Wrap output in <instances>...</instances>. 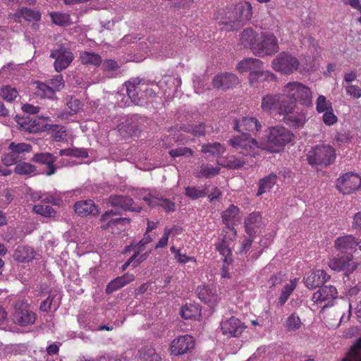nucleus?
<instances>
[{"instance_id": "obj_46", "label": "nucleus", "mask_w": 361, "mask_h": 361, "mask_svg": "<svg viewBox=\"0 0 361 361\" xmlns=\"http://www.w3.org/2000/svg\"><path fill=\"white\" fill-rule=\"evenodd\" d=\"M343 361H361V337L351 347Z\"/></svg>"}, {"instance_id": "obj_8", "label": "nucleus", "mask_w": 361, "mask_h": 361, "mask_svg": "<svg viewBox=\"0 0 361 361\" xmlns=\"http://www.w3.org/2000/svg\"><path fill=\"white\" fill-rule=\"evenodd\" d=\"M252 17V6L249 1H241L235 4L228 16V21L224 24H231L232 27H241L250 21Z\"/></svg>"}, {"instance_id": "obj_11", "label": "nucleus", "mask_w": 361, "mask_h": 361, "mask_svg": "<svg viewBox=\"0 0 361 361\" xmlns=\"http://www.w3.org/2000/svg\"><path fill=\"white\" fill-rule=\"evenodd\" d=\"M36 314L30 310L26 301L18 300L14 305L12 321L20 326H27L35 324Z\"/></svg>"}, {"instance_id": "obj_23", "label": "nucleus", "mask_w": 361, "mask_h": 361, "mask_svg": "<svg viewBox=\"0 0 361 361\" xmlns=\"http://www.w3.org/2000/svg\"><path fill=\"white\" fill-rule=\"evenodd\" d=\"M107 203L116 209L124 211H137L139 209L135 206L133 200L131 197L122 195H111L108 198Z\"/></svg>"}, {"instance_id": "obj_20", "label": "nucleus", "mask_w": 361, "mask_h": 361, "mask_svg": "<svg viewBox=\"0 0 361 361\" xmlns=\"http://www.w3.org/2000/svg\"><path fill=\"white\" fill-rule=\"evenodd\" d=\"M353 259V255L348 254V255H339L333 257L329 262V267L334 271H341L347 270L353 271L355 269V266L350 264Z\"/></svg>"}, {"instance_id": "obj_38", "label": "nucleus", "mask_w": 361, "mask_h": 361, "mask_svg": "<svg viewBox=\"0 0 361 361\" xmlns=\"http://www.w3.org/2000/svg\"><path fill=\"white\" fill-rule=\"evenodd\" d=\"M144 200L150 207H154L157 205L161 207L166 212L175 210V204L168 199H158L149 195V197H144Z\"/></svg>"}, {"instance_id": "obj_41", "label": "nucleus", "mask_w": 361, "mask_h": 361, "mask_svg": "<svg viewBox=\"0 0 361 361\" xmlns=\"http://www.w3.org/2000/svg\"><path fill=\"white\" fill-rule=\"evenodd\" d=\"M226 151V148L219 142L204 144L201 152L204 154H209L212 156L220 157Z\"/></svg>"}, {"instance_id": "obj_24", "label": "nucleus", "mask_w": 361, "mask_h": 361, "mask_svg": "<svg viewBox=\"0 0 361 361\" xmlns=\"http://www.w3.org/2000/svg\"><path fill=\"white\" fill-rule=\"evenodd\" d=\"M238 83V77L233 73H224L218 74L213 78L212 84L214 88L227 90Z\"/></svg>"}, {"instance_id": "obj_45", "label": "nucleus", "mask_w": 361, "mask_h": 361, "mask_svg": "<svg viewBox=\"0 0 361 361\" xmlns=\"http://www.w3.org/2000/svg\"><path fill=\"white\" fill-rule=\"evenodd\" d=\"M49 131L51 134L54 140L56 142H61L66 139V129L63 126L51 125Z\"/></svg>"}, {"instance_id": "obj_58", "label": "nucleus", "mask_w": 361, "mask_h": 361, "mask_svg": "<svg viewBox=\"0 0 361 361\" xmlns=\"http://www.w3.org/2000/svg\"><path fill=\"white\" fill-rule=\"evenodd\" d=\"M247 163L245 158H236L235 157H231L228 160L227 167L233 169L242 168Z\"/></svg>"}, {"instance_id": "obj_36", "label": "nucleus", "mask_w": 361, "mask_h": 361, "mask_svg": "<svg viewBox=\"0 0 361 361\" xmlns=\"http://www.w3.org/2000/svg\"><path fill=\"white\" fill-rule=\"evenodd\" d=\"M142 79L136 78H131L126 82V92L128 96L131 99L132 102H133L135 104H137L140 102L137 89L139 85L142 83Z\"/></svg>"}, {"instance_id": "obj_31", "label": "nucleus", "mask_w": 361, "mask_h": 361, "mask_svg": "<svg viewBox=\"0 0 361 361\" xmlns=\"http://www.w3.org/2000/svg\"><path fill=\"white\" fill-rule=\"evenodd\" d=\"M135 280V276L133 274L126 273L121 276H118L112 280L106 286V291L108 294L121 288L128 283Z\"/></svg>"}, {"instance_id": "obj_47", "label": "nucleus", "mask_w": 361, "mask_h": 361, "mask_svg": "<svg viewBox=\"0 0 361 361\" xmlns=\"http://www.w3.org/2000/svg\"><path fill=\"white\" fill-rule=\"evenodd\" d=\"M16 164L14 171L18 175H31L36 171V167L27 162L18 161Z\"/></svg>"}, {"instance_id": "obj_35", "label": "nucleus", "mask_w": 361, "mask_h": 361, "mask_svg": "<svg viewBox=\"0 0 361 361\" xmlns=\"http://www.w3.org/2000/svg\"><path fill=\"white\" fill-rule=\"evenodd\" d=\"M35 253L29 246H18L14 251L13 258L18 262H29L35 258Z\"/></svg>"}, {"instance_id": "obj_57", "label": "nucleus", "mask_w": 361, "mask_h": 361, "mask_svg": "<svg viewBox=\"0 0 361 361\" xmlns=\"http://www.w3.org/2000/svg\"><path fill=\"white\" fill-rule=\"evenodd\" d=\"M38 200L44 203H51L59 206L61 202V199L51 193H44L37 197Z\"/></svg>"}, {"instance_id": "obj_26", "label": "nucleus", "mask_w": 361, "mask_h": 361, "mask_svg": "<svg viewBox=\"0 0 361 361\" xmlns=\"http://www.w3.org/2000/svg\"><path fill=\"white\" fill-rule=\"evenodd\" d=\"M57 157L49 152L36 153L33 155L32 161L40 164L47 166L45 173L47 176H51L56 172L54 163L56 161Z\"/></svg>"}, {"instance_id": "obj_1", "label": "nucleus", "mask_w": 361, "mask_h": 361, "mask_svg": "<svg viewBox=\"0 0 361 361\" xmlns=\"http://www.w3.org/2000/svg\"><path fill=\"white\" fill-rule=\"evenodd\" d=\"M265 136L266 138L260 142V147L271 153L282 151L295 138L291 130L281 125L268 128L265 130Z\"/></svg>"}, {"instance_id": "obj_39", "label": "nucleus", "mask_w": 361, "mask_h": 361, "mask_svg": "<svg viewBox=\"0 0 361 361\" xmlns=\"http://www.w3.org/2000/svg\"><path fill=\"white\" fill-rule=\"evenodd\" d=\"M276 181L277 176L274 173H271L264 178L260 179L258 184L259 189L257 192V195L260 196L262 194L269 191L276 183Z\"/></svg>"}, {"instance_id": "obj_3", "label": "nucleus", "mask_w": 361, "mask_h": 361, "mask_svg": "<svg viewBox=\"0 0 361 361\" xmlns=\"http://www.w3.org/2000/svg\"><path fill=\"white\" fill-rule=\"evenodd\" d=\"M335 149L329 145H318L307 152V160L312 166H326L336 159Z\"/></svg>"}, {"instance_id": "obj_18", "label": "nucleus", "mask_w": 361, "mask_h": 361, "mask_svg": "<svg viewBox=\"0 0 361 361\" xmlns=\"http://www.w3.org/2000/svg\"><path fill=\"white\" fill-rule=\"evenodd\" d=\"M330 279V276L322 269L310 270L304 277V283L310 290L320 287Z\"/></svg>"}, {"instance_id": "obj_37", "label": "nucleus", "mask_w": 361, "mask_h": 361, "mask_svg": "<svg viewBox=\"0 0 361 361\" xmlns=\"http://www.w3.org/2000/svg\"><path fill=\"white\" fill-rule=\"evenodd\" d=\"M15 20L17 21L18 18H23L27 21H39L41 19V13L38 11H35L26 7H22L17 10L13 14Z\"/></svg>"}, {"instance_id": "obj_33", "label": "nucleus", "mask_w": 361, "mask_h": 361, "mask_svg": "<svg viewBox=\"0 0 361 361\" xmlns=\"http://www.w3.org/2000/svg\"><path fill=\"white\" fill-rule=\"evenodd\" d=\"M263 66V62L256 58H246L240 61L237 65V70L240 73L257 71L261 69Z\"/></svg>"}, {"instance_id": "obj_59", "label": "nucleus", "mask_w": 361, "mask_h": 361, "mask_svg": "<svg viewBox=\"0 0 361 361\" xmlns=\"http://www.w3.org/2000/svg\"><path fill=\"white\" fill-rule=\"evenodd\" d=\"M345 92L353 99L361 97V88L357 85L348 84L345 86Z\"/></svg>"}, {"instance_id": "obj_42", "label": "nucleus", "mask_w": 361, "mask_h": 361, "mask_svg": "<svg viewBox=\"0 0 361 361\" xmlns=\"http://www.w3.org/2000/svg\"><path fill=\"white\" fill-rule=\"evenodd\" d=\"M140 357L142 361H161L160 355L153 347L149 345L142 348L140 350Z\"/></svg>"}, {"instance_id": "obj_17", "label": "nucleus", "mask_w": 361, "mask_h": 361, "mask_svg": "<svg viewBox=\"0 0 361 361\" xmlns=\"http://www.w3.org/2000/svg\"><path fill=\"white\" fill-rule=\"evenodd\" d=\"M245 329L244 324L238 318L231 317L221 323L222 334L228 337H238Z\"/></svg>"}, {"instance_id": "obj_28", "label": "nucleus", "mask_w": 361, "mask_h": 361, "mask_svg": "<svg viewBox=\"0 0 361 361\" xmlns=\"http://www.w3.org/2000/svg\"><path fill=\"white\" fill-rule=\"evenodd\" d=\"M233 129L236 131L247 130L258 132L262 129V125L255 117H244L241 120L234 121Z\"/></svg>"}, {"instance_id": "obj_61", "label": "nucleus", "mask_w": 361, "mask_h": 361, "mask_svg": "<svg viewBox=\"0 0 361 361\" xmlns=\"http://www.w3.org/2000/svg\"><path fill=\"white\" fill-rule=\"evenodd\" d=\"M323 113L324 114L322 116V121L325 125L330 126L335 124L337 122L338 118L334 114L333 109L332 111L329 110Z\"/></svg>"}, {"instance_id": "obj_16", "label": "nucleus", "mask_w": 361, "mask_h": 361, "mask_svg": "<svg viewBox=\"0 0 361 361\" xmlns=\"http://www.w3.org/2000/svg\"><path fill=\"white\" fill-rule=\"evenodd\" d=\"M195 345V341L192 336H179L171 341L169 347L170 354L174 356L185 355L192 350Z\"/></svg>"}, {"instance_id": "obj_14", "label": "nucleus", "mask_w": 361, "mask_h": 361, "mask_svg": "<svg viewBox=\"0 0 361 361\" xmlns=\"http://www.w3.org/2000/svg\"><path fill=\"white\" fill-rule=\"evenodd\" d=\"M50 57L54 59V67L57 73L67 68L74 59V55L71 49L62 45L53 49Z\"/></svg>"}, {"instance_id": "obj_49", "label": "nucleus", "mask_w": 361, "mask_h": 361, "mask_svg": "<svg viewBox=\"0 0 361 361\" xmlns=\"http://www.w3.org/2000/svg\"><path fill=\"white\" fill-rule=\"evenodd\" d=\"M32 211L39 215L44 217L51 218L54 217L56 212L50 206H44L42 204H36L33 207Z\"/></svg>"}, {"instance_id": "obj_10", "label": "nucleus", "mask_w": 361, "mask_h": 361, "mask_svg": "<svg viewBox=\"0 0 361 361\" xmlns=\"http://www.w3.org/2000/svg\"><path fill=\"white\" fill-rule=\"evenodd\" d=\"M35 94L42 98L54 99L56 98V92L61 90L65 82L61 75H58L48 80L46 82H36Z\"/></svg>"}, {"instance_id": "obj_15", "label": "nucleus", "mask_w": 361, "mask_h": 361, "mask_svg": "<svg viewBox=\"0 0 361 361\" xmlns=\"http://www.w3.org/2000/svg\"><path fill=\"white\" fill-rule=\"evenodd\" d=\"M235 236L236 231L232 227L230 229V232L224 231L219 235V242L216 243V249L224 257V261L226 263L232 261V250L230 245L235 240Z\"/></svg>"}, {"instance_id": "obj_56", "label": "nucleus", "mask_w": 361, "mask_h": 361, "mask_svg": "<svg viewBox=\"0 0 361 361\" xmlns=\"http://www.w3.org/2000/svg\"><path fill=\"white\" fill-rule=\"evenodd\" d=\"M261 219V216L259 212L251 213L245 219V227L247 233H250L253 230V226Z\"/></svg>"}, {"instance_id": "obj_52", "label": "nucleus", "mask_w": 361, "mask_h": 361, "mask_svg": "<svg viewBox=\"0 0 361 361\" xmlns=\"http://www.w3.org/2000/svg\"><path fill=\"white\" fill-rule=\"evenodd\" d=\"M332 103L324 95H319L316 100V110L318 113L332 111Z\"/></svg>"}, {"instance_id": "obj_43", "label": "nucleus", "mask_w": 361, "mask_h": 361, "mask_svg": "<svg viewBox=\"0 0 361 361\" xmlns=\"http://www.w3.org/2000/svg\"><path fill=\"white\" fill-rule=\"evenodd\" d=\"M181 316L185 319H196L200 316V310L195 305L186 304L181 309Z\"/></svg>"}, {"instance_id": "obj_29", "label": "nucleus", "mask_w": 361, "mask_h": 361, "mask_svg": "<svg viewBox=\"0 0 361 361\" xmlns=\"http://www.w3.org/2000/svg\"><path fill=\"white\" fill-rule=\"evenodd\" d=\"M259 34L251 27L246 28L240 34V42L245 48L250 49L255 54V49L257 45Z\"/></svg>"}, {"instance_id": "obj_5", "label": "nucleus", "mask_w": 361, "mask_h": 361, "mask_svg": "<svg viewBox=\"0 0 361 361\" xmlns=\"http://www.w3.org/2000/svg\"><path fill=\"white\" fill-rule=\"evenodd\" d=\"M228 144L239 154L245 157H255L261 149L260 143L247 133H242L234 136L228 140Z\"/></svg>"}, {"instance_id": "obj_9", "label": "nucleus", "mask_w": 361, "mask_h": 361, "mask_svg": "<svg viewBox=\"0 0 361 361\" xmlns=\"http://www.w3.org/2000/svg\"><path fill=\"white\" fill-rule=\"evenodd\" d=\"M32 151L30 144L12 142L8 147V151L1 157V162L6 166H12L24 159L25 154Z\"/></svg>"}, {"instance_id": "obj_51", "label": "nucleus", "mask_w": 361, "mask_h": 361, "mask_svg": "<svg viewBox=\"0 0 361 361\" xmlns=\"http://www.w3.org/2000/svg\"><path fill=\"white\" fill-rule=\"evenodd\" d=\"M185 195L192 200H197L207 195V190L206 188L201 189L195 186H188L185 189Z\"/></svg>"}, {"instance_id": "obj_44", "label": "nucleus", "mask_w": 361, "mask_h": 361, "mask_svg": "<svg viewBox=\"0 0 361 361\" xmlns=\"http://www.w3.org/2000/svg\"><path fill=\"white\" fill-rule=\"evenodd\" d=\"M18 96V92L10 85H4L0 88V97L7 102H12Z\"/></svg>"}, {"instance_id": "obj_22", "label": "nucleus", "mask_w": 361, "mask_h": 361, "mask_svg": "<svg viewBox=\"0 0 361 361\" xmlns=\"http://www.w3.org/2000/svg\"><path fill=\"white\" fill-rule=\"evenodd\" d=\"M282 102H287L284 99L282 94H268L262 98L261 108L263 111L271 112L272 110H277L280 114V106Z\"/></svg>"}, {"instance_id": "obj_64", "label": "nucleus", "mask_w": 361, "mask_h": 361, "mask_svg": "<svg viewBox=\"0 0 361 361\" xmlns=\"http://www.w3.org/2000/svg\"><path fill=\"white\" fill-rule=\"evenodd\" d=\"M53 299V296L49 295L46 300L41 302L39 307L40 310L44 312L50 311Z\"/></svg>"}, {"instance_id": "obj_30", "label": "nucleus", "mask_w": 361, "mask_h": 361, "mask_svg": "<svg viewBox=\"0 0 361 361\" xmlns=\"http://www.w3.org/2000/svg\"><path fill=\"white\" fill-rule=\"evenodd\" d=\"M338 292L333 286H324L319 290L313 293L312 300L314 302H321L326 300H333L337 298Z\"/></svg>"}, {"instance_id": "obj_13", "label": "nucleus", "mask_w": 361, "mask_h": 361, "mask_svg": "<svg viewBox=\"0 0 361 361\" xmlns=\"http://www.w3.org/2000/svg\"><path fill=\"white\" fill-rule=\"evenodd\" d=\"M336 188L343 195L352 194L361 188V178L353 172L345 173L336 180Z\"/></svg>"}, {"instance_id": "obj_55", "label": "nucleus", "mask_w": 361, "mask_h": 361, "mask_svg": "<svg viewBox=\"0 0 361 361\" xmlns=\"http://www.w3.org/2000/svg\"><path fill=\"white\" fill-rule=\"evenodd\" d=\"M169 154L173 158L178 157L180 156L190 157L194 155V151L189 147H181L173 149H171L169 152Z\"/></svg>"}, {"instance_id": "obj_60", "label": "nucleus", "mask_w": 361, "mask_h": 361, "mask_svg": "<svg viewBox=\"0 0 361 361\" xmlns=\"http://www.w3.org/2000/svg\"><path fill=\"white\" fill-rule=\"evenodd\" d=\"M145 243V239H142L137 245H133V244L127 246L125 250H124V252L126 253V252H130L132 250H133L135 251L134 252V255H136V257H137L140 255V253L144 250L145 249V247L147 244H144Z\"/></svg>"}, {"instance_id": "obj_63", "label": "nucleus", "mask_w": 361, "mask_h": 361, "mask_svg": "<svg viewBox=\"0 0 361 361\" xmlns=\"http://www.w3.org/2000/svg\"><path fill=\"white\" fill-rule=\"evenodd\" d=\"M298 282V279H293L290 280V283H287L283 286L281 292L283 293H286L288 295L290 296V295L295 289Z\"/></svg>"}, {"instance_id": "obj_50", "label": "nucleus", "mask_w": 361, "mask_h": 361, "mask_svg": "<svg viewBox=\"0 0 361 361\" xmlns=\"http://www.w3.org/2000/svg\"><path fill=\"white\" fill-rule=\"evenodd\" d=\"M51 19L52 22L59 26H67L70 24V15L59 13V12H54L50 14Z\"/></svg>"}, {"instance_id": "obj_48", "label": "nucleus", "mask_w": 361, "mask_h": 361, "mask_svg": "<svg viewBox=\"0 0 361 361\" xmlns=\"http://www.w3.org/2000/svg\"><path fill=\"white\" fill-rule=\"evenodd\" d=\"M219 171L220 168L218 166L214 167L213 166L202 165L200 171L197 173V177L209 178L219 174Z\"/></svg>"}, {"instance_id": "obj_2", "label": "nucleus", "mask_w": 361, "mask_h": 361, "mask_svg": "<svg viewBox=\"0 0 361 361\" xmlns=\"http://www.w3.org/2000/svg\"><path fill=\"white\" fill-rule=\"evenodd\" d=\"M283 96L288 102L299 104L305 107L312 105V92L305 84L298 81L286 83L283 87Z\"/></svg>"}, {"instance_id": "obj_25", "label": "nucleus", "mask_w": 361, "mask_h": 361, "mask_svg": "<svg viewBox=\"0 0 361 361\" xmlns=\"http://www.w3.org/2000/svg\"><path fill=\"white\" fill-rule=\"evenodd\" d=\"M197 296L200 300L208 304L210 307L216 305L219 297L216 293L215 287L209 286H200L197 288Z\"/></svg>"}, {"instance_id": "obj_53", "label": "nucleus", "mask_w": 361, "mask_h": 361, "mask_svg": "<svg viewBox=\"0 0 361 361\" xmlns=\"http://www.w3.org/2000/svg\"><path fill=\"white\" fill-rule=\"evenodd\" d=\"M301 324L300 318L295 313L291 314L286 321V327L290 331L299 329Z\"/></svg>"}, {"instance_id": "obj_27", "label": "nucleus", "mask_w": 361, "mask_h": 361, "mask_svg": "<svg viewBox=\"0 0 361 361\" xmlns=\"http://www.w3.org/2000/svg\"><path fill=\"white\" fill-rule=\"evenodd\" d=\"M16 122L23 130L29 133H38L43 128L41 119L30 116L22 117L16 116Z\"/></svg>"}, {"instance_id": "obj_54", "label": "nucleus", "mask_w": 361, "mask_h": 361, "mask_svg": "<svg viewBox=\"0 0 361 361\" xmlns=\"http://www.w3.org/2000/svg\"><path fill=\"white\" fill-rule=\"evenodd\" d=\"M170 250L174 254V258L180 264H186L189 262H196V259L194 257H188L185 254H182L180 250L177 249L175 246H171Z\"/></svg>"}, {"instance_id": "obj_6", "label": "nucleus", "mask_w": 361, "mask_h": 361, "mask_svg": "<svg viewBox=\"0 0 361 361\" xmlns=\"http://www.w3.org/2000/svg\"><path fill=\"white\" fill-rule=\"evenodd\" d=\"M300 63L298 59L288 51L279 53L271 61L272 68L283 75H291L298 71Z\"/></svg>"}, {"instance_id": "obj_4", "label": "nucleus", "mask_w": 361, "mask_h": 361, "mask_svg": "<svg viewBox=\"0 0 361 361\" xmlns=\"http://www.w3.org/2000/svg\"><path fill=\"white\" fill-rule=\"evenodd\" d=\"M280 115L284 123L292 128H302L307 121V115L299 111L297 104L292 102H282L280 106Z\"/></svg>"}, {"instance_id": "obj_19", "label": "nucleus", "mask_w": 361, "mask_h": 361, "mask_svg": "<svg viewBox=\"0 0 361 361\" xmlns=\"http://www.w3.org/2000/svg\"><path fill=\"white\" fill-rule=\"evenodd\" d=\"M357 247V240L351 235L337 238L334 241V247L339 255H353Z\"/></svg>"}, {"instance_id": "obj_12", "label": "nucleus", "mask_w": 361, "mask_h": 361, "mask_svg": "<svg viewBox=\"0 0 361 361\" xmlns=\"http://www.w3.org/2000/svg\"><path fill=\"white\" fill-rule=\"evenodd\" d=\"M180 131L190 133L195 137L204 136L205 135V125L203 123H186L169 129V132L173 135L176 142L185 144L188 141L183 135L180 133Z\"/></svg>"}, {"instance_id": "obj_40", "label": "nucleus", "mask_w": 361, "mask_h": 361, "mask_svg": "<svg viewBox=\"0 0 361 361\" xmlns=\"http://www.w3.org/2000/svg\"><path fill=\"white\" fill-rule=\"evenodd\" d=\"M81 63L93 66H99L102 63V57L99 54L91 51H81L79 56Z\"/></svg>"}, {"instance_id": "obj_21", "label": "nucleus", "mask_w": 361, "mask_h": 361, "mask_svg": "<svg viewBox=\"0 0 361 361\" xmlns=\"http://www.w3.org/2000/svg\"><path fill=\"white\" fill-rule=\"evenodd\" d=\"M74 210L76 214L82 217L97 216L100 212L99 207L92 200L76 202L74 204Z\"/></svg>"}, {"instance_id": "obj_7", "label": "nucleus", "mask_w": 361, "mask_h": 361, "mask_svg": "<svg viewBox=\"0 0 361 361\" xmlns=\"http://www.w3.org/2000/svg\"><path fill=\"white\" fill-rule=\"evenodd\" d=\"M255 49V54L259 57L272 56L279 51V40L271 32H262L259 34L257 45Z\"/></svg>"}, {"instance_id": "obj_62", "label": "nucleus", "mask_w": 361, "mask_h": 361, "mask_svg": "<svg viewBox=\"0 0 361 361\" xmlns=\"http://www.w3.org/2000/svg\"><path fill=\"white\" fill-rule=\"evenodd\" d=\"M101 65L102 70L104 71H114L118 68L117 61L112 59H106L103 62L102 61Z\"/></svg>"}, {"instance_id": "obj_34", "label": "nucleus", "mask_w": 361, "mask_h": 361, "mask_svg": "<svg viewBox=\"0 0 361 361\" xmlns=\"http://www.w3.org/2000/svg\"><path fill=\"white\" fill-rule=\"evenodd\" d=\"M239 208L234 204H231L222 212L221 217L223 223L226 224L228 228L233 226L235 222L239 220Z\"/></svg>"}, {"instance_id": "obj_32", "label": "nucleus", "mask_w": 361, "mask_h": 361, "mask_svg": "<svg viewBox=\"0 0 361 361\" xmlns=\"http://www.w3.org/2000/svg\"><path fill=\"white\" fill-rule=\"evenodd\" d=\"M249 82L251 85L262 82L264 81H275L277 79L276 75L268 71H261L258 69L257 71H251L249 74Z\"/></svg>"}]
</instances>
